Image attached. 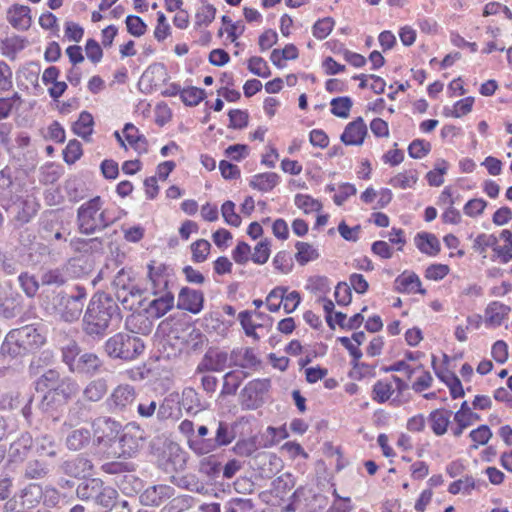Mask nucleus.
<instances>
[{
    "label": "nucleus",
    "mask_w": 512,
    "mask_h": 512,
    "mask_svg": "<svg viewBox=\"0 0 512 512\" xmlns=\"http://www.w3.org/2000/svg\"><path fill=\"white\" fill-rule=\"evenodd\" d=\"M182 406L188 414L196 415L203 409L199 394L193 388H185L182 392Z\"/></svg>",
    "instance_id": "72a5a7b5"
},
{
    "label": "nucleus",
    "mask_w": 512,
    "mask_h": 512,
    "mask_svg": "<svg viewBox=\"0 0 512 512\" xmlns=\"http://www.w3.org/2000/svg\"><path fill=\"white\" fill-rule=\"evenodd\" d=\"M270 256V241L265 239L260 241L254 248L251 259L254 263L262 265L266 263Z\"/></svg>",
    "instance_id": "052dcab7"
},
{
    "label": "nucleus",
    "mask_w": 512,
    "mask_h": 512,
    "mask_svg": "<svg viewBox=\"0 0 512 512\" xmlns=\"http://www.w3.org/2000/svg\"><path fill=\"white\" fill-rule=\"evenodd\" d=\"M331 113L339 118H348L350 110L353 106V101L350 97H337L333 98L330 102Z\"/></svg>",
    "instance_id": "58836bf2"
},
{
    "label": "nucleus",
    "mask_w": 512,
    "mask_h": 512,
    "mask_svg": "<svg viewBox=\"0 0 512 512\" xmlns=\"http://www.w3.org/2000/svg\"><path fill=\"white\" fill-rule=\"evenodd\" d=\"M108 392V382L105 378L91 380L83 389L82 397L87 402H99Z\"/></svg>",
    "instance_id": "cd10ccee"
},
{
    "label": "nucleus",
    "mask_w": 512,
    "mask_h": 512,
    "mask_svg": "<svg viewBox=\"0 0 512 512\" xmlns=\"http://www.w3.org/2000/svg\"><path fill=\"white\" fill-rule=\"evenodd\" d=\"M80 355V348L74 341H69L62 348V359L71 372L72 368H74L77 363V358H79Z\"/></svg>",
    "instance_id": "49530a36"
},
{
    "label": "nucleus",
    "mask_w": 512,
    "mask_h": 512,
    "mask_svg": "<svg viewBox=\"0 0 512 512\" xmlns=\"http://www.w3.org/2000/svg\"><path fill=\"white\" fill-rule=\"evenodd\" d=\"M211 249V244L205 239H199L191 244L192 261L195 263L204 262Z\"/></svg>",
    "instance_id": "c03bdc74"
},
{
    "label": "nucleus",
    "mask_w": 512,
    "mask_h": 512,
    "mask_svg": "<svg viewBox=\"0 0 512 512\" xmlns=\"http://www.w3.org/2000/svg\"><path fill=\"white\" fill-rule=\"evenodd\" d=\"M60 374L58 371L50 369L46 371L36 381L37 391H46L42 399V408L48 411L51 408V402L54 401V392L60 382Z\"/></svg>",
    "instance_id": "4468645a"
},
{
    "label": "nucleus",
    "mask_w": 512,
    "mask_h": 512,
    "mask_svg": "<svg viewBox=\"0 0 512 512\" xmlns=\"http://www.w3.org/2000/svg\"><path fill=\"white\" fill-rule=\"evenodd\" d=\"M295 205L299 209H302L305 213L319 211L322 207L318 200H315L311 196L304 194H297L295 196Z\"/></svg>",
    "instance_id": "13d9d810"
},
{
    "label": "nucleus",
    "mask_w": 512,
    "mask_h": 512,
    "mask_svg": "<svg viewBox=\"0 0 512 512\" xmlns=\"http://www.w3.org/2000/svg\"><path fill=\"white\" fill-rule=\"evenodd\" d=\"M103 204L101 197L95 196L78 208L77 223L81 233L91 235L115 222V218L111 217V210L103 208Z\"/></svg>",
    "instance_id": "f03ea898"
},
{
    "label": "nucleus",
    "mask_w": 512,
    "mask_h": 512,
    "mask_svg": "<svg viewBox=\"0 0 512 512\" xmlns=\"http://www.w3.org/2000/svg\"><path fill=\"white\" fill-rule=\"evenodd\" d=\"M136 400V390L129 384H120L106 399V405L111 413H124L131 410Z\"/></svg>",
    "instance_id": "f8f14e48"
},
{
    "label": "nucleus",
    "mask_w": 512,
    "mask_h": 512,
    "mask_svg": "<svg viewBox=\"0 0 512 512\" xmlns=\"http://www.w3.org/2000/svg\"><path fill=\"white\" fill-rule=\"evenodd\" d=\"M205 90L197 87H189L181 91V99L188 106L198 105L205 97Z\"/></svg>",
    "instance_id": "3c124183"
},
{
    "label": "nucleus",
    "mask_w": 512,
    "mask_h": 512,
    "mask_svg": "<svg viewBox=\"0 0 512 512\" xmlns=\"http://www.w3.org/2000/svg\"><path fill=\"white\" fill-rule=\"evenodd\" d=\"M248 69L254 75L262 78H267L271 74L266 61L263 58L257 56H253L249 59Z\"/></svg>",
    "instance_id": "bf43d9fd"
},
{
    "label": "nucleus",
    "mask_w": 512,
    "mask_h": 512,
    "mask_svg": "<svg viewBox=\"0 0 512 512\" xmlns=\"http://www.w3.org/2000/svg\"><path fill=\"white\" fill-rule=\"evenodd\" d=\"M395 290L399 293H420L424 295L425 289L421 288V281L419 277L413 272H403L395 281Z\"/></svg>",
    "instance_id": "4be33fe9"
},
{
    "label": "nucleus",
    "mask_w": 512,
    "mask_h": 512,
    "mask_svg": "<svg viewBox=\"0 0 512 512\" xmlns=\"http://www.w3.org/2000/svg\"><path fill=\"white\" fill-rule=\"evenodd\" d=\"M417 248L428 255H436L440 251V243L437 237L429 233L418 234L415 238Z\"/></svg>",
    "instance_id": "473e14b6"
},
{
    "label": "nucleus",
    "mask_w": 512,
    "mask_h": 512,
    "mask_svg": "<svg viewBox=\"0 0 512 512\" xmlns=\"http://www.w3.org/2000/svg\"><path fill=\"white\" fill-rule=\"evenodd\" d=\"M245 374L243 372L230 371L223 377V387L221 393L223 395H233L236 393Z\"/></svg>",
    "instance_id": "f704fd0d"
},
{
    "label": "nucleus",
    "mask_w": 512,
    "mask_h": 512,
    "mask_svg": "<svg viewBox=\"0 0 512 512\" xmlns=\"http://www.w3.org/2000/svg\"><path fill=\"white\" fill-rule=\"evenodd\" d=\"M45 343V337L32 325L11 330L1 345V353L12 357L32 352Z\"/></svg>",
    "instance_id": "20e7f679"
},
{
    "label": "nucleus",
    "mask_w": 512,
    "mask_h": 512,
    "mask_svg": "<svg viewBox=\"0 0 512 512\" xmlns=\"http://www.w3.org/2000/svg\"><path fill=\"white\" fill-rule=\"evenodd\" d=\"M33 447V438L29 433H22L16 440H14L8 451V456L13 462H22L28 455Z\"/></svg>",
    "instance_id": "6ab92c4d"
},
{
    "label": "nucleus",
    "mask_w": 512,
    "mask_h": 512,
    "mask_svg": "<svg viewBox=\"0 0 512 512\" xmlns=\"http://www.w3.org/2000/svg\"><path fill=\"white\" fill-rule=\"evenodd\" d=\"M295 259L300 265H305L319 257L318 251L309 243L298 241L295 245Z\"/></svg>",
    "instance_id": "c9c22d12"
},
{
    "label": "nucleus",
    "mask_w": 512,
    "mask_h": 512,
    "mask_svg": "<svg viewBox=\"0 0 512 512\" xmlns=\"http://www.w3.org/2000/svg\"><path fill=\"white\" fill-rule=\"evenodd\" d=\"M7 21L17 30H27L31 25L30 8L24 5H13L7 11Z\"/></svg>",
    "instance_id": "5701e85b"
},
{
    "label": "nucleus",
    "mask_w": 512,
    "mask_h": 512,
    "mask_svg": "<svg viewBox=\"0 0 512 512\" xmlns=\"http://www.w3.org/2000/svg\"><path fill=\"white\" fill-rule=\"evenodd\" d=\"M142 444V436L138 427L128 425L123 433L118 435L115 446L111 452L116 457H132Z\"/></svg>",
    "instance_id": "9b49d317"
},
{
    "label": "nucleus",
    "mask_w": 512,
    "mask_h": 512,
    "mask_svg": "<svg viewBox=\"0 0 512 512\" xmlns=\"http://www.w3.org/2000/svg\"><path fill=\"white\" fill-rule=\"evenodd\" d=\"M215 15L216 8L213 5H203L195 15V25L197 27L208 26L215 19Z\"/></svg>",
    "instance_id": "603ef678"
},
{
    "label": "nucleus",
    "mask_w": 512,
    "mask_h": 512,
    "mask_svg": "<svg viewBox=\"0 0 512 512\" xmlns=\"http://www.w3.org/2000/svg\"><path fill=\"white\" fill-rule=\"evenodd\" d=\"M91 432L87 428H75L69 431L65 438V446L70 451H79L89 445Z\"/></svg>",
    "instance_id": "a878e982"
},
{
    "label": "nucleus",
    "mask_w": 512,
    "mask_h": 512,
    "mask_svg": "<svg viewBox=\"0 0 512 512\" xmlns=\"http://www.w3.org/2000/svg\"><path fill=\"white\" fill-rule=\"evenodd\" d=\"M209 429L205 425H200L197 432L190 441L188 447L198 456H203L218 450L221 447L227 446L235 439V433L227 422L218 421L215 430V436L207 438Z\"/></svg>",
    "instance_id": "7ed1b4c3"
},
{
    "label": "nucleus",
    "mask_w": 512,
    "mask_h": 512,
    "mask_svg": "<svg viewBox=\"0 0 512 512\" xmlns=\"http://www.w3.org/2000/svg\"><path fill=\"white\" fill-rule=\"evenodd\" d=\"M497 244L498 237H496L494 234L481 233L475 238L473 242V249L479 252L480 254H483L484 257H486V249L490 247L493 249V252L495 253Z\"/></svg>",
    "instance_id": "a19ab883"
},
{
    "label": "nucleus",
    "mask_w": 512,
    "mask_h": 512,
    "mask_svg": "<svg viewBox=\"0 0 512 512\" xmlns=\"http://www.w3.org/2000/svg\"><path fill=\"white\" fill-rule=\"evenodd\" d=\"M76 494L82 500H92L101 506L108 507L115 499L117 492L105 486L102 480L91 478L78 485Z\"/></svg>",
    "instance_id": "0eeeda50"
},
{
    "label": "nucleus",
    "mask_w": 512,
    "mask_h": 512,
    "mask_svg": "<svg viewBox=\"0 0 512 512\" xmlns=\"http://www.w3.org/2000/svg\"><path fill=\"white\" fill-rule=\"evenodd\" d=\"M79 392V385L78 383L69 378H61L55 392H54V398L56 396L61 395L65 401L71 399L72 397L76 396Z\"/></svg>",
    "instance_id": "e433bc0d"
},
{
    "label": "nucleus",
    "mask_w": 512,
    "mask_h": 512,
    "mask_svg": "<svg viewBox=\"0 0 512 512\" xmlns=\"http://www.w3.org/2000/svg\"><path fill=\"white\" fill-rule=\"evenodd\" d=\"M253 502L247 498H232L226 502L224 512H251Z\"/></svg>",
    "instance_id": "6e6d98bb"
},
{
    "label": "nucleus",
    "mask_w": 512,
    "mask_h": 512,
    "mask_svg": "<svg viewBox=\"0 0 512 512\" xmlns=\"http://www.w3.org/2000/svg\"><path fill=\"white\" fill-rule=\"evenodd\" d=\"M56 447L51 435L44 434L36 440V451L40 456L55 457L57 455Z\"/></svg>",
    "instance_id": "ea45409f"
},
{
    "label": "nucleus",
    "mask_w": 512,
    "mask_h": 512,
    "mask_svg": "<svg viewBox=\"0 0 512 512\" xmlns=\"http://www.w3.org/2000/svg\"><path fill=\"white\" fill-rule=\"evenodd\" d=\"M63 155L66 163H75L82 155L81 143L75 139L70 140L63 151Z\"/></svg>",
    "instance_id": "0e129e2a"
},
{
    "label": "nucleus",
    "mask_w": 512,
    "mask_h": 512,
    "mask_svg": "<svg viewBox=\"0 0 512 512\" xmlns=\"http://www.w3.org/2000/svg\"><path fill=\"white\" fill-rule=\"evenodd\" d=\"M175 494V489L169 485H154L148 487L140 496V501L145 506H160L164 501Z\"/></svg>",
    "instance_id": "a211bd4d"
},
{
    "label": "nucleus",
    "mask_w": 512,
    "mask_h": 512,
    "mask_svg": "<svg viewBox=\"0 0 512 512\" xmlns=\"http://www.w3.org/2000/svg\"><path fill=\"white\" fill-rule=\"evenodd\" d=\"M39 203L32 197L17 202L14 206V216L11 220L14 227H21L35 217L39 210Z\"/></svg>",
    "instance_id": "dca6fc26"
},
{
    "label": "nucleus",
    "mask_w": 512,
    "mask_h": 512,
    "mask_svg": "<svg viewBox=\"0 0 512 512\" xmlns=\"http://www.w3.org/2000/svg\"><path fill=\"white\" fill-rule=\"evenodd\" d=\"M452 412L446 409H436L429 415V423L433 433L441 436L447 432Z\"/></svg>",
    "instance_id": "c85d7f7f"
},
{
    "label": "nucleus",
    "mask_w": 512,
    "mask_h": 512,
    "mask_svg": "<svg viewBox=\"0 0 512 512\" xmlns=\"http://www.w3.org/2000/svg\"><path fill=\"white\" fill-rule=\"evenodd\" d=\"M88 414V406L82 400H77L68 410L66 419L62 425V432H65L66 428L71 429L85 422L88 418Z\"/></svg>",
    "instance_id": "393cba45"
},
{
    "label": "nucleus",
    "mask_w": 512,
    "mask_h": 512,
    "mask_svg": "<svg viewBox=\"0 0 512 512\" xmlns=\"http://www.w3.org/2000/svg\"><path fill=\"white\" fill-rule=\"evenodd\" d=\"M158 402L153 399L143 398L137 404V413L139 417L148 419L156 415Z\"/></svg>",
    "instance_id": "e2e57ef3"
},
{
    "label": "nucleus",
    "mask_w": 512,
    "mask_h": 512,
    "mask_svg": "<svg viewBox=\"0 0 512 512\" xmlns=\"http://www.w3.org/2000/svg\"><path fill=\"white\" fill-rule=\"evenodd\" d=\"M469 437L473 441L471 446L473 449H477L479 445H485L492 437V432L487 425H481L478 428L472 430Z\"/></svg>",
    "instance_id": "864d4df0"
},
{
    "label": "nucleus",
    "mask_w": 512,
    "mask_h": 512,
    "mask_svg": "<svg viewBox=\"0 0 512 512\" xmlns=\"http://www.w3.org/2000/svg\"><path fill=\"white\" fill-rule=\"evenodd\" d=\"M476 487L475 479L472 476L466 475L464 478L452 482L448 487V491L454 495L460 492L469 495Z\"/></svg>",
    "instance_id": "37998d69"
},
{
    "label": "nucleus",
    "mask_w": 512,
    "mask_h": 512,
    "mask_svg": "<svg viewBox=\"0 0 512 512\" xmlns=\"http://www.w3.org/2000/svg\"><path fill=\"white\" fill-rule=\"evenodd\" d=\"M104 350L112 359L132 361L144 352L145 344L138 336L120 332L107 339Z\"/></svg>",
    "instance_id": "39448f33"
},
{
    "label": "nucleus",
    "mask_w": 512,
    "mask_h": 512,
    "mask_svg": "<svg viewBox=\"0 0 512 512\" xmlns=\"http://www.w3.org/2000/svg\"><path fill=\"white\" fill-rule=\"evenodd\" d=\"M499 239L504 240L505 244L503 246L497 244L495 255L492 259H499L501 263L506 264L512 260V232L507 229L502 230Z\"/></svg>",
    "instance_id": "2f4dec72"
},
{
    "label": "nucleus",
    "mask_w": 512,
    "mask_h": 512,
    "mask_svg": "<svg viewBox=\"0 0 512 512\" xmlns=\"http://www.w3.org/2000/svg\"><path fill=\"white\" fill-rule=\"evenodd\" d=\"M127 326L134 334H148L152 329V323L142 315H132L127 320Z\"/></svg>",
    "instance_id": "79ce46f5"
},
{
    "label": "nucleus",
    "mask_w": 512,
    "mask_h": 512,
    "mask_svg": "<svg viewBox=\"0 0 512 512\" xmlns=\"http://www.w3.org/2000/svg\"><path fill=\"white\" fill-rule=\"evenodd\" d=\"M86 297L85 287L76 285L71 294H56L53 298V307L63 321L72 323L80 318Z\"/></svg>",
    "instance_id": "423d86ee"
},
{
    "label": "nucleus",
    "mask_w": 512,
    "mask_h": 512,
    "mask_svg": "<svg viewBox=\"0 0 512 512\" xmlns=\"http://www.w3.org/2000/svg\"><path fill=\"white\" fill-rule=\"evenodd\" d=\"M103 361L94 353L86 352L77 358V363L72 368L73 373L95 375L100 372Z\"/></svg>",
    "instance_id": "412c9836"
},
{
    "label": "nucleus",
    "mask_w": 512,
    "mask_h": 512,
    "mask_svg": "<svg viewBox=\"0 0 512 512\" xmlns=\"http://www.w3.org/2000/svg\"><path fill=\"white\" fill-rule=\"evenodd\" d=\"M113 286L117 300L125 309L133 310L140 305L142 291L132 283L130 272L121 269L114 277Z\"/></svg>",
    "instance_id": "1a4fd4ad"
},
{
    "label": "nucleus",
    "mask_w": 512,
    "mask_h": 512,
    "mask_svg": "<svg viewBox=\"0 0 512 512\" xmlns=\"http://www.w3.org/2000/svg\"><path fill=\"white\" fill-rule=\"evenodd\" d=\"M367 134L368 130L363 118L357 117L346 125L340 140L347 146H361Z\"/></svg>",
    "instance_id": "f3484780"
},
{
    "label": "nucleus",
    "mask_w": 512,
    "mask_h": 512,
    "mask_svg": "<svg viewBox=\"0 0 512 512\" xmlns=\"http://www.w3.org/2000/svg\"><path fill=\"white\" fill-rule=\"evenodd\" d=\"M224 220L231 226L238 227L241 224V218L235 213V204L232 201H226L221 207Z\"/></svg>",
    "instance_id": "774afa93"
},
{
    "label": "nucleus",
    "mask_w": 512,
    "mask_h": 512,
    "mask_svg": "<svg viewBox=\"0 0 512 512\" xmlns=\"http://www.w3.org/2000/svg\"><path fill=\"white\" fill-rule=\"evenodd\" d=\"M418 180L417 173L415 171H406L397 174L390 180V184L393 187H399L401 189L411 188L416 184Z\"/></svg>",
    "instance_id": "8fccbe9b"
},
{
    "label": "nucleus",
    "mask_w": 512,
    "mask_h": 512,
    "mask_svg": "<svg viewBox=\"0 0 512 512\" xmlns=\"http://www.w3.org/2000/svg\"><path fill=\"white\" fill-rule=\"evenodd\" d=\"M19 284L28 297H34L39 289V282L35 276L28 272H23L18 277Z\"/></svg>",
    "instance_id": "de8ad7c7"
},
{
    "label": "nucleus",
    "mask_w": 512,
    "mask_h": 512,
    "mask_svg": "<svg viewBox=\"0 0 512 512\" xmlns=\"http://www.w3.org/2000/svg\"><path fill=\"white\" fill-rule=\"evenodd\" d=\"M62 469L65 474L72 477H86L90 475L93 469L91 460L83 455H78L71 460H67L63 463Z\"/></svg>",
    "instance_id": "aec40b11"
},
{
    "label": "nucleus",
    "mask_w": 512,
    "mask_h": 512,
    "mask_svg": "<svg viewBox=\"0 0 512 512\" xmlns=\"http://www.w3.org/2000/svg\"><path fill=\"white\" fill-rule=\"evenodd\" d=\"M157 296L158 298L149 303L147 312L152 317L160 318L174 307V294L172 292H162Z\"/></svg>",
    "instance_id": "bb28decb"
},
{
    "label": "nucleus",
    "mask_w": 512,
    "mask_h": 512,
    "mask_svg": "<svg viewBox=\"0 0 512 512\" xmlns=\"http://www.w3.org/2000/svg\"><path fill=\"white\" fill-rule=\"evenodd\" d=\"M238 320L245 331V334L249 337H253L255 340L259 339V335L256 333V328L261 325H256L252 322V312L242 311L238 314Z\"/></svg>",
    "instance_id": "4d7b16f0"
},
{
    "label": "nucleus",
    "mask_w": 512,
    "mask_h": 512,
    "mask_svg": "<svg viewBox=\"0 0 512 512\" xmlns=\"http://www.w3.org/2000/svg\"><path fill=\"white\" fill-rule=\"evenodd\" d=\"M393 387L390 383H386L383 381H377L373 386V400L377 401L378 403H384L393 394Z\"/></svg>",
    "instance_id": "5fc2aeb1"
},
{
    "label": "nucleus",
    "mask_w": 512,
    "mask_h": 512,
    "mask_svg": "<svg viewBox=\"0 0 512 512\" xmlns=\"http://www.w3.org/2000/svg\"><path fill=\"white\" fill-rule=\"evenodd\" d=\"M147 278L150 290L153 295L162 294V292H171L169 285L173 282V269L168 265L151 261L147 265Z\"/></svg>",
    "instance_id": "9d476101"
},
{
    "label": "nucleus",
    "mask_w": 512,
    "mask_h": 512,
    "mask_svg": "<svg viewBox=\"0 0 512 512\" xmlns=\"http://www.w3.org/2000/svg\"><path fill=\"white\" fill-rule=\"evenodd\" d=\"M119 316V307L112 296L98 292L91 298L83 317V329L90 336H103L110 323Z\"/></svg>",
    "instance_id": "f257e3e1"
},
{
    "label": "nucleus",
    "mask_w": 512,
    "mask_h": 512,
    "mask_svg": "<svg viewBox=\"0 0 512 512\" xmlns=\"http://www.w3.org/2000/svg\"><path fill=\"white\" fill-rule=\"evenodd\" d=\"M230 358L226 351L210 348L196 367V373L221 372L229 366Z\"/></svg>",
    "instance_id": "ddd939ff"
},
{
    "label": "nucleus",
    "mask_w": 512,
    "mask_h": 512,
    "mask_svg": "<svg viewBox=\"0 0 512 512\" xmlns=\"http://www.w3.org/2000/svg\"><path fill=\"white\" fill-rule=\"evenodd\" d=\"M287 293V288L278 286L272 289L266 297V306L269 311L277 312L283 303L284 294Z\"/></svg>",
    "instance_id": "a18cd8bd"
},
{
    "label": "nucleus",
    "mask_w": 512,
    "mask_h": 512,
    "mask_svg": "<svg viewBox=\"0 0 512 512\" xmlns=\"http://www.w3.org/2000/svg\"><path fill=\"white\" fill-rule=\"evenodd\" d=\"M93 117L90 113L83 111L78 120L73 125V131L76 135L87 138L92 134Z\"/></svg>",
    "instance_id": "4c0bfd02"
},
{
    "label": "nucleus",
    "mask_w": 512,
    "mask_h": 512,
    "mask_svg": "<svg viewBox=\"0 0 512 512\" xmlns=\"http://www.w3.org/2000/svg\"><path fill=\"white\" fill-rule=\"evenodd\" d=\"M94 441L111 455L121 431L120 422L110 417H99L92 422Z\"/></svg>",
    "instance_id": "6e6552de"
},
{
    "label": "nucleus",
    "mask_w": 512,
    "mask_h": 512,
    "mask_svg": "<svg viewBox=\"0 0 512 512\" xmlns=\"http://www.w3.org/2000/svg\"><path fill=\"white\" fill-rule=\"evenodd\" d=\"M49 472L47 465L39 460L30 461L25 467V477L28 479H42Z\"/></svg>",
    "instance_id": "09e8293b"
},
{
    "label": "nucleus",
    "mask_w": 512,
    "mask_h": 512,
    "mask_svg": "<svg viewBox=\"0 0 512 512\" xmlns=\"http://www.w3.org/2000/svg\"><path fill=\"white\" fill-rule=\"evenodd\" d=\"M431 149V145L429 142H426L424 140L416 139L413 140L409 147H408V153L409 156L414 159H420L424 156H426Z\"/></svg>",
    "instance_id": "69168bd1"
},
{
    "label": "nucleus",
    "mask_w": 512,
    "mask_h": 512,
    "mask_svg": "<svg viewBox=\"0 0 512 512\" xmlns=\"http://www.w3.org/2000/svg\"><path fill=\"white\" fill-rule=\"evenodd\" d=\"M280 177L274 172H266L254 175L250 180V186L261 192L272 190L278 183Z\"/></svg>",
    "instance_id": "7c9ffc66"
},
{
    "label": "nucleus",
    "mask_w": 512,
    "mask_h": 512,
    "mask_svg": "<svg viewBox=\"0 0 512 512\" xmlns=\"http://www.w3.org/2000/svg\"><path fill=\"white\" fill-rule=\"evenodd\" d=\"M233 450L238 456L249 457L258 450V446L254 438H248L239 440Z\"/></svg>",
    "instance_id": "680f3d73"
},
{
    "label": "nucleus",
    "mask_w": 512,
    "mask_h": 512,
    "mask_svg": "<svg viewBox=\"0 0 512 512\" xmlns=\"http://www.w3.org/2000/svg\"><path fill=\"white\" fill-rule=\"evenodd\" d=\"M229 358V366H237L244 369L253 368L260 363L254 350L248 347L233 349Z\"/></svg>",
    "instance_id": "b1692460"
},
{
    "label": "nucleus",
    "mask_w": 512,
    "mask_h": 512,
    "mask_svg": "<svg viewBox=\"0 0 512 512\" xmlns=\"http://www.w3.org/2000/svg\"><path fill=\"white\" fill-rule=\"evenodd\" d=\"M510 308L500 302L494 301L485 309L486 323L492 326L501 325L508 316Z\"/></svg>",
    "instance_id": "c756f323"
},
{
    "label": "nucleus",
    "mask_w": 512,
    "mask_h": 512,
    "mask_svg": "<svg viewBox=\"0 0 512 512\" xmlns=\"http://www.w3.org/2000/svg\"><path fill=\"white\" fill-rule=\"evenodd\" d=\"M203 304V292L189 287H184L180 290L177 301L178 309L188 311L192 314H198L202 311Z\"/></svg>",
    "instance_id": "2eb2a0df"
},
{
    "label": "nucleus",
    "mask_w": 512,
    "mask_h": 512,
    "mask_svg": "<svg viewBox=\"0 0 512 512\" xmlns=\"http://www.w3.org/2000/svg\"><path fill=\"white\" fill-rule=\"evenodd\" d=\"M333 25L334 21L329 17L318 20L313 26V35L323 40L331 33Z\"/></svg>",
    "instance_id": "338daca9"
}]
</instances>
